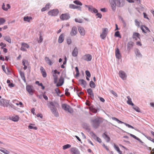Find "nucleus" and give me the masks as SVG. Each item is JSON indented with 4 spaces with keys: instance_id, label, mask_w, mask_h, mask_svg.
Segmentation results:
<instances>
[{
    "instance_id": "obj_1",
    "label": "nucleus",
    "mask_w": 154,
    "mask_h": 154,
    "mask_svg": "<svg viewBox=\"0 0 154 154\" xmlns=\"http://www.w3.org/2000/svg\"><path fill=\"white\" fill-rule=\"evenodd\" d=\"M102 122V119L98 117L96 118L92 119L91 121V125L92 127L95 128H98Z\"/></svg>"
},
{
    "instance_id": "obj_2",
    "label": "nucleus",
    "mask_w": 154,
    "mask_h": 154,
    "mask_svg": "<svg viewBox=\"0 0 154 154\" xmlns=\"http://www.w3.org/2000/svg\"><path fill=\"white\" fill-rule=\"evenodd\" d=\"M59 11L57 9H54L51 10L48 12L49 15L51 16H57L59 14Z\"/></svg>"
},
{
    "instance_id": "obj_3",
    "label": "nucleus",
    "mask_w": 154,
    "mask_h": 154,
    "mask_svg": "<svg viewBox=\"0 0 154 154\" xmlns=\"http://www.w3.org/2000/svg\"><path fill=\"white\" fill-rule=\"evenodd\" d=\"M81 59L83 60L88 61L91 60L92 57L91 54H86L84 55L82 57Z\"/></svg>"
},
{
    "instance_id": "obj_4",
    "label": "nucleus",
    "mask_w": 154,
    "mask_h": 154,
    "mask_svg": "<svg viewBox=\"0 0 154 154\" xmlns=\"http://www.w3.org/2000/svg\"><path fill=\"white\" fill-rule=\"evenodd\" d=\"M62 107L64 110L67 111L69 112H71L72 111V108L69 105L66 104H63L62 105Z\"/></svg>"
},
{
    "instance_id": "obj_5",
    "label": "nucleus",
    "mask_w": 154,
    "mask_h": 154,
    "mask_svg": "<svg viewBox=\"0 0 154 154\" xmlns=\"http://www.w3.org/2000/svg\"><path fill=\"white\" fill-rule=\"evenodd\" d=\"M26 89L28 92L31 95H32L34 91V90L32 86L28 85L26 86Z\"/></svg>"
},
{
    "instance_id": "obj_6",
    "label": "nucleus",
    "mask_w": 154,
    "mask_h": 154,
    "mask_svg": "<svg viewBox=\"0 0 154 154\" xmlns=\"http://www.w3.org/2000/svg\"><path fill=\"white\" fill-rule=\"evenodd\" d=\"M108 31V29L107 28H103L102 32L100 35V37L103 39H104L106 37L107 32Z\"/></svg>"
},
{
    "instance_id": "obj_7",
    "label": "nucleus",
    "mask_w": 154,
    "mask_h": 154,
    "mask_svg": "<svg viewBox=\"0 0 154 154\" xmlns=\"http://www.w3.org/2000/svg\"><path fill=\"white\" fill-rule=\"evenodd\" d=\"M112 119L113 120H115V121H117L119 123L124 124L126 126L128 127V128H131L132 129H134V127L133 126H132L129 125V124H126V123H125L124 122H122V121H120L118 119H117V118H116L115 117H112Z\"/></svg>"
},
{
    "instance_id": "obj_8",
    "label": "nucleus",
    "mask_w": 154,
    "mask_h": 154,
    "mask_svg": "<svg viewBox=\"0 0 154 154\" xmlns=\"http://www.w3.org/2000/svg\"><path fill=\"white\" fill-rule=\"evenodd\" d=\"M119 77L123 80H126L127 75L126 74L124 71L122 70H120L119 72Z\"/></svg>"
},
{
    "instance_id": "obj_9",
    "label": "nucleus",
    "mask_w": 154,
    "mask_h": 154,
    "mask_svg": "<svg viewBox=\"0 0 154 154\" xmlns=\"http://www.w3.org/2000/svg\"><path fill=\"white\" fill-rule=\"evenodd\" d=\"M70 18L69 14L67 13L62 14L60 17V18L63 20H67Z\"/></svg>"
},
{
    "instance_id": "obj_10",
    "label": "nucleus",
    "mask_w": 154,
    "mask_h": 154,
    "mask_svg": "<svg viewBox=\"0 0 154 154\" xmlns=\"http://www.w3.org/2000/svg\"><path fill=\"white\" fill-rule=\"evenodd\" d=\"M77 33V29L75 26H73L70 32V34L71 36L75 35Z\"/></svg>"
},
{
    "instance_id": "obj_11",
    "label": "nucleus",
    "mask_w": 154,
    "mask_h": 154,
    "mask_svg": "<svg viewBox=\"0 0 154 154\" xmlns=\"http://www.w3.org/2000/svg\"><path fill=\"white\" fill-rule=\"evenodd\" d=\"M50 108L53 114L56 117L58 116L59 114L57 111V109L55 107H50Z\"/></svg>"
},
{
    "instance_id": "obj_12",
    "label": "nucleus",
    "mask_w": 154,
    "mask_h": 154,
    "mask_svg": "<svg viewBox=\"0 0 154 154\" xmlns=\"http://www.w3.org/2000/svg\"><path fill=\"white\" fill-rule=\"evenodd\" d=\"M115 54L116 57L118 59L121 58V55L119 49L117 48L116 49L115 51Z\"/></svg>"
},
{
    "instance_id": "obj_13",
    "label": "nucleus",
    "mask_w": 154,
    "mask_h": 154,
    "mask_svg": "<svg viewBox=\"0 0 154 154\" xmlns=\"http://www.w3.org/2000/svg\"><path fill=\"white\" fill-rule=\"evenodd\" d=\"M70 151L72 154H80L79 152L76 148H72L70 149Z\"/></svg>"
},
{
    "instance_id": "obj_14",
    "label": "nucleus",
    "mask_w": 154,
    "mask_h": 154,
    "mask_svg": "<svg viewBox=\"0 0 154 154\" xmlns=\"http://www.w3.org/2000/svg\"><path fill=\"white\" fill-rule=\"evenodd\" d=\"M79 31L80 34L82 35H84L85 34V31L83 27L81 26H79L78 27Z\"/></svg>"
},
{
    "instance_id": "obj_15",
    "label": "nucleus",
    "mask_w": 154,
    "mask_h": 154,
    "mask_svg": "<svg viewBox=\"0 0 154 154\" xmlns=\"http://www.w3.org/2000/svg\"><path fill=\"white\" fill-rule=\"evenodd\" d=\"M140 35L138 32H134L133 35L132 37L135 40H137L138 38L140 39Z\"/></svg>"
},
{
    "instance_id": "obj_16",
    "label": "nucleus",
    "mask_w": 154,
    "mask_h": 154,
    "mask_svg": "<svg viewBox=\"0 0 154 154\" xmlns=\"http://www.w3.org/2000/svg\"><path fill=\"white\" fill-rule=\"evenodd\" d=\"M22 63L24 66L23 69L24 70L27 69V66L29 65V63L28 61L26 60L23 59L22 61Z\"/></svg>"
},
{
    "instance_id": "obj_17",
    "label": "nucleus",
    "mask_w": 154,
    "mask_h": 154,
    "mask_svg": "<svg viewBox=\"0 0 154 154\" xmlns=\"http://www.w3.org/2000/svg\"><path fill=\"white\" fill-rule=\"evenodd\" d=\"M45 59L46 63L49 65L51 66L54 63V61L50 59L48 57H45Z\"/></svg>"
},
{
    "instance_id": "obj_18",
    "label": "nucleus",
    "mask_w": 154,
    "mask_h": 154,
    "mask_svg": "<svg viewBox=\"0 0 154 154\" xmlns=\"http://www.w3.org/2000/svg\"><path fill=\"white\" fill-rule=\"evenodd\" d=\"M64 83V79L63 77H60L59 82L57 84V87H59L62 86Z\"/></svg>"
},
{
    "instance_id": "obj_19",
    "label": "nucleus",
    "mask_w": 154,
    "mask_h": 154,
    "mask_svg": "<svg viewBox=\"0 0 154 154\" xmlns=\"http://www.w3.org/2000/svg\"><path fill=\"white\" fill-rule=\"evenodd\" d=\"M7 102L6 100L2 99L0 100V106L5 107L7 106Z\"/></svg>"
},
{
    "instance_id": "obj_20",
    "label": "nucleus",
    "mask_w": 154,
    "mask_h": 154,
    "mask_svg": "<svg viewBox=\"0 0 154 154\" xmlns=\"http://www.w3.org/2000/svg\"><path fill=\"white\" fill-rule=\"evenodd\" d=\"M87 91L88 94L90 95V97L92 99L94 98V95L92 90L91 88H89L87 90Z\"/></svg>"
},
{
    "instance_id": "obj_21",
    "label": "nucleus",
    "mask_w": 154,
    "mask_h": 154,
    "mask_svg": "<svg viewBox=\"0 0 154 154\" xmlns=\"http://www.w3.org/2000/svg\"><path fill=\"white\" fill-rule=\"evenodd\" d=\"M134 43L132 42H129L127 44V49L128 50H130L133 46Z\"/></svg>"
},
{
    "instance_id": "obj_22",
    "label": "nucleus",
    "mask_w": 154,
    "mask_h": 154,
    "mask_svg": "<svg viewBox=\"0 0 154 154\" xmlns=\"http://www.w3.org/2000/svg\"><path fill=\"white\" fill-rule=\"evenodd\" d=\"M40 71L44 77H46L47 76L46 72L45 70L42 66H41L40 68Z\"/></svg>"
},
{
    "instance_id": "obj_23",
    "label": "nucleus",
    "mask_w": 154,
    "mask_h": 154,
    "mask_svg": "<svg viewBox=\"0 0 154 154\" xmlns=\"http://www.w3.org/2000/svg\"><path fill=\"white\" fill-rule=\"evenodd\" d=\"M79 83L84 87H85L87 84L86 82L83 79L79 80Z\"/></svg>"
},
{
    "instance_id": "obj_24",
    "label": "nucleus",
    "mask_w": 154,
    "mask_h": 154,
    "mask_svg": "<svg viewBox=\"0 0 154 154\" xmlns=\"http://www.w3.org/2000/svg\"><path fill=\"white\" fill-rule=\"evenodd\" d=\"M78 54V49L77 47H75L72 52V56L74 57H76Z\"/></svg>"
},
{
    "instance_id": "obj_25",
    "label": "nucleus",
    "mask_w": 154,
    "mask_h": 154,
    "mask_svg": "<svg viewBox=\"0 0 154 154\" xmlns=\"http://www.w3.org/2000/svg\"><path fill=\"white\" fill-rule=\"evenodd\" d=\"M140 28L143 32L144 33H146L147 31H149V28L145 26H141Z\"/></svg>"
},
{
    "instance_id": "obj_26",
    "label": "nucleus",
    "mask_w": 154,
    "mask_h": 154,
    "mask_svg": "<svg viewBox=\"0 0 154 154\" xmlns=\"http://www.w3.org/2000/svg\"><path fill=\"white\" fill-rule=\"evenodd\" d=\"M64 39V38L63 34H62L60 35L59 37L58 42L60 43H61L63 42Z\"/></svg>"
},
{
    "instance_id": "obj_27",
    "label": "nucleus",
    "mask_w": 154,
    "mask_h": 154,
    "mask_svg": "<svg viewBox=\"0 0 154 154\" xmlns=\"http://www.w3.org/2000/svg\"><path fill=\"white\" fill-rule=\"evenodd\" d=\"M127 98L128 99V100L127 101V103L130 105H131L132 106H134V104L132 103V102L131 101V99L130 97L129 96H128L127 97Z\"/></svg>"
},
{
    "instance_id": "obj_28",
    "label": "nucleus",
    "mask_w": 154,
    "mask_h": 154,
    "mask_svg": "<svg viewBox=\"0 0 154 154\" xmlns=\"http://www.w3.org/2000/svg\"><path fill=\"white\" fill-rule=\"evenodd\" d=\"M74 91H75L76 92V93L78 96L79 97H80V95H82L83 94V93L82 91H80L77 88H74Z\"/></svg>"
},
{
    "instance_id": "obj_29",
    "label": "nucleus",
    "mask_w": 154,
    "mask_h": 154,
    "mask_svg": "<svg viewBox=\"0 0 154 154\" xmlns=\"http://www.w3.org/2000/svg\"><path fill=\"white\" fill-rule=\"evenodd\" d=\"M3 38H4V39L6 41L8 42L9 43H11V37L10 36L8 35L6 36H3Z\"/></svg>"
},
{
    "instance_id": "obj_30",
    "label": "nucleus",
    "mask_w": 154,
    "mask_h": 154,
    "mask_svg": "<svg viewBox=\"0 0 154 154\" xmlns=\"http://www.w3.org/2000/svg\"><path fill=\"white\" fill-rule=\"evenodd\" d=\"M92 137L94 139H97V140L99 143H101L102 142L101 140L99 137H97V136L94 134H93L92 135Z\"/></svg>"
},
{
    "instance_id": "obj_31",
    "label": "nucleus",
    "mask_w": 154,
    "mask_h": 154,
    "mask_svg": "<svg viewBox=\"0 0 154 154\" xmlns=\"http://www.w3.org/2000/svg\"><path fill=\"white\" fill-rule=\"evenodd\" d=\"M69 8H71V9H75L79 8L80 9V10L81 9V8L80 7L76 6L73 4L69 5Z\"/></svg>"
},
{
    "instance_id": "obj_32",
    "label": "nucleus",
    "mask_w": 154,
    "mask_h": 154,
    "mask_svg": "<svg viewBox=\"0 0 154 154\" xmlns=\"http://www.w3.org/2000/svg\"><path fill=\"white\" fill-rule=\"evenodd\" d=\"M20 73L22 79L23 80L25 83L26 82V79L24 72H20Z\"/></svg>"
},
{
    "instance_id": "obj_33",
    "label": "nucleus",
    "mask_w": 154,
    "mask_h": 154,
    "mask_svg": "<svg viewBox=\"0 0 154 154\" xmlns=\"http://www.w3.org/2000/svg\"><path fill=\"white\" fill-rule=\"evenodd\" d=\"M5 5L4 3H3V4L2 5V8L5 11H7L8 9L10 8V6L9 4H7L6 5L7 7L5 8Z\"/></svg>"
},
{
    "instance_id": "obj_34",
    "label": "nucleus",
    "mask_w": 154,
    "mask_h": 154,
    "mask_svg": "<svg viewBox=\"0 0 154 154\" xmlns=\"http://www.w3.org/2000/svg\"><path fill=\"white\" fill-rule=\"evenodd\" d=\"M19 117L17 116H13L11 118V120L14 122H17L19 120Z\"/></svg>"
},
{
    "instance_id": "obj_35",
    "label": "nucleus",
    "mask_w": 154,
    "mask_h": 154,
    "mask_svg": "<svg viewBox=\"0 0 154 154\" xmlns=\"http://www.w3.org/2000/svg\"><path fill=\"white\" fill-rule=\"evenodd\" d=\"M32 18L31 17L28 16L25 17L23 18L24 21H27L29 22L30 20H32Z\"/></svg>"
},
{
    "instance_id": "obj_36",
    "label": "nucleus",
    "mask_w": 154,
    "mask_h": 154,
    "mask_svg": "<svg viewBox=\"0 0 154 154\" xmlns=\"http://www.w3.org/2000/svg\"><path fill=\"white\" fill-rule=\"evenodd\" d=\"M103 136L106 140L107 142H109L110 140V137H108L105 133H104L103 135Z\"/></svg>"
},
{
    "instance_id": "obj_37",
    "label": "nucleus",
    "mask_w": 154,
    "mask_h": 154,
    "mask_svg": "<svg viewBox=\"0 0 154 154\" xmlns=\"http://www.w3.org/2000/svg\"><path fill=\"white\" fill-rule=\"evenodd\" d=\"M53 76L54 77V83H56L57 81L58 76L56 74L54 73H53Z\"/></svg>"
},
{
    "instance_id": "obj_38",
    "label": "nucleus",
    "mask_w": 154,
    "mask_h": 154,
    "mask_svg": "<svg viewBox=\"0 0 154 154\" xmlns=\"http://www.w3.org/2000/svg\"><path fill=\"white\" fill-rule=\"evenodd\" d=\"M43 40V38H42V34L41 33H40L39 34V39L38 40V42L39 43H41L42 42Z\"/></svg>"
},
{
    "instance_id": "obj_39",
    "label": "nucleus",
    "mask_w": 154,
    "mask_h": 154,
    "mask_svg": "<svg viewBox=\"0 0 154 154\" xmlns=\"http://www.w3.org/2000/svg\"><path fill=\"white\" fill-rule=\"evenodd\" d=\"M71 147V145L69 144H67L64 145L63 146V149L65 150L66 149L69 148Z\"/></svg>"
},
{
    "instance_id": "obj_40",
    "label": "nucleus",
    "mask_w": 154,
    "mask_h": 154,
    "mask_svg": "<svg viewBox=\"0 0 154 154\" xmlns=\"http://www.w3.org/2000/svg\"><path fill=\"white\" fill-rule=\"evenodd\" d=\"M91 88H94L95 87L96 85L95 83L92 81H91L89 84Z\"/></svg>"
},
{
    "instance_id": "obj_41",
    "label": "nucleus",
    "mask_w": 154,
    "mask_h": 154,
    "mask_svg": "<svg viewBox=\"0 0 154 154\" xmlns=\"http://www.w3.org/2000/svg\"><path fill=\"white\" fill-rule=\"evenodd\" d=\"M114 147L115 149L118 152L119 154H122V152L120 150V149L118 146H116L115 145Z\"/></svg>"
},
{
    "instance_id": "obj_42",
    "label": "nucleus",
    "mask_w": 154,
    "mask_h": 154,
    "mask_svg": "<svg viewBox=\"0 0 154 154\" xmlns=\"http://www.w3.org/2000/svg\"><path fill=\"white\" fill-rule=\"evenodd\" d=\"M0 151L5 154H9L10 153V152L8 151L5 149H0Z\"/></svg>"
},
{
    "instance_id": "obj_43",
    "label": "nucleus",
    "mask_w": 154,
    "mask_h": 154,
    "mask_svg": "<svg viewBox=\"0 0 154 154\" xmlns=\"http://www.w3.org/2000/svg\"><path fill=\"white\" fill-rule=\"evenodd\" d=\"M85 6L88 8V10L89 11L92 12L93 9L94 8L92 6L85 5Z\"/></svg>"
},
{
    "instance_id": "obj_44",
    "label": "nucleus",
    "mask_w": 154,
    "mask_h": 154,
    "mask_svg": "<svg viewBox=\"0 0 154 154\" xmlns=\"http://www.w3.org/2000/svg\"><path fill=\"white\" fill-rule=\"evenodd\" d=\"M135 53L136 55L138 57L141 56V55L139 52V50L137 49H136L135 51Z\"/></svg>"
},
{
    "instance_id": "obj_45",
    "label": "nucleus",
    "mask_w": 154,
    "mask_h": 154,
    "mask_svg": "<svg viewBox=\"0 0 154 154\" xmlns=\"http://www.w3.org/2000/svg\"><path fill=\"white\" fill-rule=\"evenodd\" d=\"M5 19L3 18H0V25L4 24L5 22Z\"/></svg>"
},
{
    "instance_id": "obj_46",
    "label": "nucleus",
    "mask_w": 154,
    "mask_h": 154,
    "mask_svg": "<svg viewBox=\"0 0 154 154\" xmlns=\"http://www.w3.org/2000/svg\"><path fill=\"white\" fill-rule=\"evenodd\" d=\"M75 21L79 23H82L83 22V20L82 19L80 18H75Z\"/></svg>"
},
{
    "instance_id": "obj_47",
    "label": "nucleus",
    "mask_w": 154,
    "mask_h": 154,
    "mask_svg": "<svg viewBox=\"0 0 154 154\" xmlns=\"http://www.w3.org/2000/svg\"><path fill=\"white\" fill-rule=\"evenodd\" d=\"M115 36L116 37H119L120 38H121V37L120 35L119 32V31H116L115 33Z\"/></svg>"
},
{
    "instance_id": "obj_48",
    "label": "nucleus",
    "mask_w": 154,
    "mask_h": 154,
    "mask_svg": "<svg viewBox=\"0 0 154 154\" xmlns=\"http://www.w3.org/2000/svg\"><path fill=\"white\" fill-rule=\"evenodd\" d=\"M74 3L76 4L81 6L82 5V3L78 0H75L73 2Z\"/></svg>"
},
{
    "instance_id": "obj_49",
    "label": "nucleus",
    "mask_w": 154,
    "mask_h": 154,
    "mask_svg": "<svg viewBox=\"0 0 154 154\" xmlns=\"http://www.w3.org/2000/svg\"><path fill=\"white\" fill-rule=\"evenodd\" d=\"M130 135L131 136L133 137L135 139H136L139 141H140V139H139L138 137H137L135 136L134 135L132 134H130Z\"/></svg>"
},
{
    "instance_id": "obj_50",
    "label": "nucleus",
    "mask_w": 154,
    "mask_h": 154,
    "mask_svg": "<svg viewBox=\"0 0 154 154\" xmlns=\"http://www.w3.org/2000/svg\"><path fill=\"white\" fill-rule=\"evenodd\" d=\"M22 45L24 47H25L27 48H29V45L26 43H22Z\"/></svg>"
},
{
    "instance_id": "obj_51",
    "label": "nucleus",
    "mask_w": 154,
    "mask_h": 154,
    "mask_svg": "<svg viewBox=\"0 0 154 154\" xmlns=\"http://www.w3.org/2000/svg\"><path fill=\"white\" fill-rule=\"evenodd\" d=\"M28 128L29 129H35V130H36L37 129V127L33 126H32L31 125H29L28 126Z\"/></svg>"
},
{
    "instance_id": "obj_52",
    "label": "nucleus",
    "mask_w": 154,
    "mask_h": 154,
    "mask_svg": "<svg viewBox=\"0 0 154 154\" xmlns=\"http://www.w3.org/2000/svg\"><path fill=\"white\" fill-rule=\"evenodd\" d=\"M133 108L137 112H140V109L138 107L135 106H134L133 107Z\"/></svg>"
},
{
    "instance_id": "obj_53",
    "label": "nucleus",
    "mask_w": 154,
    "mask_h": 154,
    "mask_svg": "<svg viewBox=\"0 0 154 154\" xmlns=\"http://www.w3.org/2000/svg\"><path fill=\"white\" fill-rule=\"evenodd\" d=\"M0 46H1V48L2 49L4 48V47H6V45L3 42H1L0 44Z\"/></svg>"
},
{
    "instance_id": "obj_54",
    "label": "nucleus",
    "mask_w": 154,
    "mask_h": 154,
    "mask_svg": "<svg viewBox=\"0 0 154 154\" xmlns=\"http://www.w3.org/2000/svg\"><path fill=\"white\" fill-rule=\"evenodd\" d=\"M135 25L137 27H139L140 26V23L139 21L137 20H135Z\"/></svg>"
},
{
    "instance_id": "obj_55",
    "label": "nucleus",
    "mask_w": 154,
    "mask_h": 154,
    "mask_svg": "<svg viewBox=\"0 0 154 154\" xmlns=\"http://www.w3.org/2000/svg\"><path fill=\"white\" fill-rule=\"evenodd\" d=\"M48 106L50 108V106L51 107H55V105L54 103L52 102H50V105H48Z\"/></svg>"
},
{
    "instance_id": "obj_56",
    "label": "nucleus",
    "mask_w": 154,
    "mask_h": 154,
    "mask_svg": "<svg viewBox=\"0 0 154 154\" xmlns=\"http://www.w3.org/2000/svg\"><path fill=\"white\" fill-rule=\"evenodd\" d=\"M69 89L67 88H66L65 89V94L67 96H69L70 95V94L69 92H68Z\"/></svg>"
},
{
    "instance_id": "obj_57",
    "label": "nucleus",
    "mask_w": 154,
    "mask_h": 154,
    "mask_svg": "<svg viewBox=\"0 0 154 154\" xmlns=\"http://www.w3.org/2000/svg\"><path fill=\"white\" fill-rule=\"evenodd\" d=\"M85 73H86V75H87V76L88 77H89V78L90 77L91 74H90V72L86 70L85 71Z\"/></svg>"
},
{
    "instance_id": "obj_58",
    "label": "nucleus",
    "mask_w": 154,
    "mask_h": 154,
    "mask_svg": "<svg viewBox=\"0 0 154 154\" xmlns=\"http://www.w3.org/2000/svg\"><path fill=\"white\" fill-rule=\"evenodd\" d=\"M50 4L49 3H47L45 7H44L46 9V10H47L48 9L50 8Z\"/></svg>"
},
{
    "instance_id": "obj_59",
    "label": "nucleus",
    "mask_w": 154,
    "mask_h": 154,
    "mask_svg": "<svg viewBox=\"0 0 154 154\" xmlns=\"http://www.w3.org/2000/svg\"><path fill=\"white\" fill-rule=\"evenodd\" d=\"M50 4L49 3H47L45 7H44L46 9V10H47L48 9L50 8Z\"/></svg>"
},
{
    "instance_id": "obj_60",
    "label": "nucleus",
    "mask_w": 154,
    "mask_h": 154,
    "mask_svg": "<svg viewBox=\"0 0 154 154\" xmlns=\"http://www.w3.org/2000/svg\"><path fill=\"white\" fill-rule=\"evenodd\" d=\"M50 4L49 3H47L45 7H44L46 9V10H47L48 9L50 8Z\"/></svg>"
},
{
    "instance_id": "obj_61",
    "label": "nucleus",
    "mask_w": 154,
    "mask_h": 154,
    "mask_svg": "<svg viewBox=\"0 0 154 154\" xmlns=\"http://www.w3.org/2000/svg\"><path fill=\"white\" fill-rule=\"evenodd\" d=\"M67 42L68 45L72 43V41L71 39L70 38L67 39Z\"/></svg>"
},
{
    "instance_id": "obj_62",
    "label": "nucleus",
    "mask_w": 154,
    "mask_h": 154,
    "mask_svg": "<svg viewBox=\"0 0 154 154\" xmlns=\"http://www.w3.org/2000/svg\"><path fill=\"white\" fill-rule=\"evenodd\" d=\"M55 91L57 94L60 93L61 92L59 89L58 88H57L55 89Z\"/></svg>"
},
{
    "instance_id": "obj_63",
    "label": "nucleus",
    "mask_w": 154,
    "mask_h": 154,
    "mask_svg": "<svg viewBox=\"0 0 154 154\" xmlns=\"http://www.w3.org/2000/svg\"><path fill=\"white\" fill-rule=\"evenodd\" d=\"M111 93L113 94L114 96H116V97H118V95L117 94H116V93L114 91H113V90H112L111 91Z\"/></svg>"
},
{
    "instance_id": "obj_64",
    "label": "nucleus",
    "mask_w": 154,
    "mask_h": 154,
    "mask_svg": "<svg viewBox=\"0 0 154 154\" xmlns=\"http://www.w3.org/2000/svg\"><path fill=\"white\" fill-rule=\"evenodd\" d=\"M96 15L97 16H98V17L100 18H101L102 17V14L100 13H98V12L96 14Z\"/></svg>"
}]
</instances>
